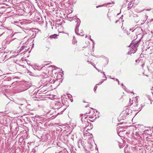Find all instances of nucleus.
Listing matches in <instances>:
<instances>
[{
  "mask_svg": "<svg viewBox=\"0 0 153 153\" xmlns=\"http://www.w3.org/2000/svg\"><path fill=\"white\" fill-rule=\"evenodd\" d=\"M77 22V24L76 25V27L75 29V31L76 34L80 36H84L83 31L82 30L79 31L78 30V27L80 23V21L79 19H76Z\"/></svg>",
  "mask_w": 153,
  "mask_h": 153,
  "instance_id": "f03ea898",
  "label": "nucleus"
},
{
  "mask_svg": "<svg viewBox=\"0 0 153 153\" xmlns=\"http://www.w3.org/2000/svg\"><path fill=\"white\" fill-rule=\"evenodd\" d=\"M152 9L151 8H149V9H145V10L147 11H150Z\"/></svg>",
  "mask_w": 153,
  "mask_h": 153,
  "instance_id": "a878e982",
  "label": "nucleus"
},
{
  "mask_svg": "<svg viewBox=\"0 0 153 153\" xmlns=\"http://www.w3.org/2000/svg\"><path fill=\"white\" fill-rule=\"evenodd\" d=\"M145 20L146 21L147 19V18L148 16L146 15H145Z\"/></svg>",
  "mask_w": 153,
  "mask_h": 153,
  "instance_id": "c756f323",
  "label": "nucleus"
},
{
  "mask_svg": "<svg viewBox=\"0 0 153 153\" xmlns=\"http://www.w3.org/2000/svg\"><path fill=\"white\" fill-rule=\"evenodd\" d=\"M15 130H16V131H18L19 130V128H17V127H16L15 128Z\"/></svg>",
  "mask_w": 153,
  "mask_h": 153,
  "instance_id": "7c9ffc66",
  "label": "nucleus"
},
{
  "mask_svg": "<svg viewBox=\"0 0 153 153\" xmlns=\"http://www.w3.org/2000/svg\"><path fill=\"white\" fill-rule=\"evenodd\" d=\"M129 134V133L128 132H126V134Z\"/></svg>",
  "mask_w": 153,
  "mask_h": 153,
  "instance_id": "79ce46f5",
  "label": "nucleus"
},
{
  "mask_svg": "<svg viewBox=\"0 0 153 153\" xmlns=\"http://www.w3.org/2000/svg\"><path fill=\"white\" fill-rule=\"evenodd\" d=\"M18 55V54H17V55H15V56H11V57H12V58H13V57H15V56H17V55Z\"/></svg>",
  "mask_w": 153,
  "mask_h": 153,
  "instance_id": "2f4dec72",
  "label": "nucleus"
},
{
  "mask_svg": "<svg viewBox=\"0 0 153 153\" xmlns=\"http://www.w3.org/2000/svg\"><path fill=\"white\" fill-rule=\"evenodd\" d=\"M38 137L42 141H47L49 137V135L48 134H45L44 135H39Z\"/></svg>",
  "mask_w": 153,
  "mask_h": 153,
  "instance_id": "39448f33",
  "label": "nucleus"
},
{
  "mask_svg": "<svg viewBox=\"0 0 153 153\" xmlns=\"http://www.w3.org/2000/svg\"><path fill=\"white\" fill-rule=\"evenodd\" d=\"M144 10H138V9H135V10H136V11L137 13H141V12H142Z\"/></svg>",
  "mask_w": 153,
  "mask_h": 153,
  "instance_id": "aec40b11",
  "label": "nucleus"
},
{
  "mask_svg": "<svg viewBox=\"0 0 153 153\" xmlns=\"http://www.w3.org/2000/svg\"><path fill=\"white\" fill-rule=\"evenodd\" d=\"M151 131L150 129H145L144 131L143 134L146 135H150V133Z\"/></svg>",
  "mask_w": 153,
  "mask_h": 153,
  "instance_id": "f8f14e48",
  "label": "nucleus"
},
{
  "mask_svg": "<svg viewBox=\"0 0 153 153\" xmlns=\"http://www.w3.org/2000/svg\"><path fill=\"white\" fill-rule=\"evenodd\" d=\"M133 100L132 101V102L131 103V104H133L134 103L133 102Z\"/></svg>",
  "mask_w": 153,
  "mask_h": 153,
  "instance_id": "58836bf2",
  "label": "nucleus"
},
{
  "mask_svg": "<svg viewBox=\"0 0 153 153\" xmlns=\"http://www.w3.org/2000/svg\"><path fill=\"white\" fill-rule=\"evenodd\" d=\"M119 147H120V148H123V146H120Z\"/></svg>",
  "mask_w": 153,
  "mask_h": 153,
  "instance_id": "c9c22d12",
  "label": "nucleus"
},
{
  "mask_svg": "<svg viewBox=\"0 0 153 153\" xmlns=\"http://www.w3.org/2000/svg\"><path fill=\"white\" fill-rule=\"evenodd\" d=\"M45 77H43L41 80L42 83L45 85L52 83L51 77L48 76L47 75H45Z\"/></svg>",
  "mask_w": 153,
  "mask_h": 153,
  "instance_id": "7ed1b4c3",
  "label": "nucleus"
},
{
  "mask_svg": "<svg viewBox=\"0 0 153 153\" xmlns=\"http://www.w3.org/2000/svg\"><path fill=\"white\" fill-rule=\"evenodd\" d=\"M115 80H116V81H117V82H118V84L119 85V84H120V83H119V80H118V79H115Z\"/></svg>",
  "mask_w": 153,
  "mask_h": 153,
  "instance_id": "cd10ccee",
  "label": "nucleus"
},
{
  "mask_svg": "<svg viewBox=\"0 0 153 153\" xmlns=\"http://www.w3.org/2000/svg\"><path fill=\"white\" fill-rule=\"evenodd\" d=\"M127 114H129V113H127Z\"/></svg>",
  "mask_w": 153,
  "mask_h": 153,
  "instance_id": "a18cd8bd",
  "label": "nucleus"
},
{
  "mask_svg": "<svg viewBox=\"0 0 153 153\" xmlns=\"http://www.w3.org/2000/svg\"><path fill=\"white\" fill-rule=\"evenodd\" d=\"M90 62V61H88V62L89 63L91 64L93 66H94V64L93 63H92V62Z\"/></svg>",
  "mask_w": 153,
  "mask_h": 153,
  "instance_id": "c85d7f7f",
  "label": "nucleus"
},
{
  "mask_svg": "<svg viewBox=\"0 0 153 153\" xmlns=\"http://www.w3.org/2000/svg\"><path fill=\"white\" fill-rule=\"evenodd\" d=\"M103 77L104 78H105V76H104H104H103Z\"/></svg>",
  "mask_w": 153,
  "mask_h": 153,
  "instance_id": "37998d69",
  "label": "nucleus"
},
{
  "mask_svg": "<svg viewBox=\"0 0 153 153\" xmlns=\"http://www.w3.org/2000/svg\"><path fill=\"white\" fill-rule=\"evenodd\" d=\"M129 148H128V147L127 146H126L124 148V152L125 153H128V150Z\"/></svg>",
  "mask_w": 153,
  "mask_h": 153,
  "instance_id": "4468645a",
  "label": "nucleus"
},
{
  "mask_svg": "<svg viewBox=\"0 0 153 153\" xmlns=\"http://www.w3.org/2000/svg\"><path fill=\"white\" fill-rule=\"evenodd\" d=\"M4 33V32H3V33L2 34H1L0 35V36H1Z\"/></svg>",
  "mask_w": 153,
  "mask_h": 153,
  "instance_id": "4c0bfd02",
  "label": "nucleus"
},
{
  "mask_svg": "<svg viewBox=\"0 0 153 153\" xmlns=\"http://www.w3.org/2000/svg\"><path fill=\"white\" fill-rule=\"evenodd\" d=\"M129 47H131L130 49V51L128 52V54L134 53H135L137 50V47H136L133 46V45Z\"/></svg>",
  "mask_w": 153,
  "mask_h": 153,
  "instance_id": "423d86ee",
  "label": "nucleus"
},
{
  "mask_svg": "<svg viewBox=\"0 0 153 153\" xmlns=\"http://www.w3.org/2000/svg\"><path fill=\"white\" fill-rule=\"evenodd\" d=\"M57 35L56 34H54L53 35H51L50 36V37L51 38H56Z\"/></svg>",
  "mask_w": 153,
  "mask_h": 153,
  "instance_id": "f3484780",
  "label": "nucleus"
},
{
  "mask_svg": "<svg viewBox=\"0 0 153 153\" xmlns=\"http://www.w3.org/2000/svg\"><path fill=\"white\" fill-rule=\"evenodd\" d=\"M27 50V48L25 46H22L20 49L17 51V53H20L21 52H26Z\"/></svg>",
  "mask_w": 153,
  "mask_h": 153,
  "instance_id": "6e6552de",
  "label": "nucleus"
},
{
  "mask_svg": "<svg viewBox=\"0 0 153 153\" xmlns=\"http://www.w3.org/2000/svg\"><path fill=\"white\" fill-rule=\"evenodd\" d=\"M90 40L92 42L93 44H94V41L91 38V36H90Z\"/></svg>",
  "mask_w": 153,
  "mask_h": 153,
  "instance_id": "5701e85b",
  "label": "nucleus"
},
{
  "mask_svg": "<svg viewBox=\"0 0 153 153\" xmlns=\"http://www.w3.org/2000/svg\"><path fill=\"white\" fill-rule=\"evenodd\" d=\"M12 128L11 127V128H10V129H11Z\"/></svg>",
  "mask_w": 153,
  "mask_h": 153,
  "instance_id": "49530a36",
  "label": "nucleus"
},
{
  "mask_svg": "<svg viewBox=\"0 0 153 153\" xmlns=\"http://www.w3.org/2000/svg\"><path fill=\"white\" fill-rule=\"evenodd\" d=\"M94 68H95V69H96L97 70V71H98L99 72H100V70H99V69H98L97 68H96L95 66H94Z\"/></svg>",
  "mask_w": 153,
  "mask_h": 153,
  "instance_id": "bb28decb",
  "label": "nucleus"
},
{
  "mask_svg": "<svg viewBox=\"0 0 153 153\" xmlns=\"http://www.w3.org/2000/svg\"><path fill=\"white\" fill-rule=\"evenodd\" d=\"M134 106L135 105L136 106L138 105V102L137 99H136V100L134 101Z\"/></svg>",
  "mask_w": 153,
  "mask_h": 153,
  "instance_id": "412c9836",
  "label": "nucleus"
},
{
  "mask_svg": "<svg viewBox=\"0 0 153 153\" xmlns=\"http://www.w3.org/2000/svg\"><path fill=\"white\" fill-rule=\"evenodd\" d=\"M121 85L122 86H123V84L122 83L121 84Z\"/></svg>",
  "mask_w": 153,
  "mask_h": 153,
  "instance_id": "ea45409f",
  "label": "nucleus"
},
{
  "mask_svg": "<svg viewBox=\"0 0 153 153\" xmlns=\"http://www.w3.org/2000/svg\"><path fill=\"white\" fill-rule=\"evenodd\" d=\"M87 118V117H82L81 118V120L83 124V128L84 129V131H86L90 130L93 128V125L89 122H93L94 120V119L93 120H91Z\"/></svg>",
  "mask_w": 153,
  "mask_h": 153,
  "instance_id": "f257e3e1",
  "label": "nucleus"
},
{
  "mask_svg": "<svg viewBox=\"0 0 153 153\" xmlns=\"http://www.w3.org/2000/svg\"><path fill=\"white\" fill-rule=\"evenodd\" d=\"M132 135L133 137L136 139H140L141 138L139 132H136L135 133L133 132L132 133Z\"/></svg>",
  "mask_w": 153,
  "mask_h": 153,
  "instance_id": "0eeeda50",
  "label": "nucleus"
},
{
  "mask_svg": "<svg viewBox=\"0 0 153 153\" xmlns=\"http://www.w3.org/2000/svg\"><path fill=\"white\" fill-rule=\"evenodd\" d=\"M140 39L138 41H133L132 42L129 46H131L132 45L136 47H137L139 45V43L140 41Z\"/></svg>",
  "mask_w": 153,
  "mask_h": 153,
  "instance_id": "1a4fd4ad",
  "label": "nucleus"
},
{
  "mask_svg": "<svg viewBox=\"0 0 153 153\" xmlns=\"http://www.w3.org/2000/svg\"><path fill=\"white\" fill-rule=\"evenodd\" d=\"M53 107L54 109L59 110L62 112H63L65 109L63 108L62 107L61 103L58 101H56L55 102Z\"/></svg>",
  "mask_w": 153,
  "mask_h": 153,
  "instance_id": "20e7f679",
  "label": "nucleus"
},
{
  "mask_svg": "<svg viewBox=\"0 0 153 153\" xmlns=\"http://www.w3.org/2000/svg\"><path fill=\"white\" fill-rule=\"evenodd\" d=\"M101 73H102L105 76V79H102L101 80V82H99L98 84H97L96 85H101L102 84V83L105 80H106L107 79V77H106V76L105 74V73L103 72H101Z\"/></svg>",
  "mask_w": 153,
  "mask_h": 153,
  "instance_id": "ddd939ff",
  "label": "nucleus"
},
{
  "mask_svg": "<svg viewBox=\"0 0 153 153\" xmlns=\"http://www.w3.org/2000/svg\"><path fill=\"white\" fill-rule=\"evenodd\" d=\"M133 29H134V28H133L130 29V30L132 31V32H133L134 30H135V29H134V30H133Z\"/></svg>",
  "mask_w": 153,
  "mask_h": 153,
  "instance_id": "393cba45",
  "label": "nucleus"
},
{
  "mask_svg": "<svg viewBox=\"0 0 153 153\" xmlns=\"http://www.w3.org/2000/svg\"><path fill=\"white\" fill-rule=\"evenodd\" d=\"M19 82L18 81H16V82H14L12 83V86H10V87H12V88H14L15 87V86L18 85Z\"/></svg>",
  "mask_w": 153,
  "mask_h": 153,
  "instance_id": "9b49d317",
  "label": "nucleus"
},
{
  "mask_svg": "<svg viewBox=\"0 0 153 153\" xmlns=\"http://www.w3.org/2000/svg\"><path fill=\"white\" fill-rule=\"evenodd\" d=\"M7 55L5 53H1L0 54V62L4 61V59L6 58Z\"/></svg>",
  "mask_w": 153,
  "mask_h": 153,
  "instance_id": "9d476101",
  "label": "nucleus"
},
{
  "mask_svg": "<svg viewBox=\"0 0 153 153\" xmlns=\"http://www.w3.org/2000/svg\"><path fill=\"white\" fill-rule=\"evenodd\" d=\"M42 67H41V68H36L37 70H40L42 69Z\"/></svg>",
  "mask_w": 153,
  "mask_h": 153,
  "instance_id": "473e14b6",
  "label": "nucleus"
},
{
  "mask_svg": "<svg viewBox=\"0 0 153 153\" xmlns=\"http://www.w3.org/2000/svg\"><path fill=\"white\" fill-rule=\"evenodd\" d=\"M152 21H153V19H152Z\"/></svg>",
  "mask_w": 153,
  "mask_h": 153,
  "instance_id": "de8ad7c7",
  "label": "nucleus"
},
{
  "mask_svg": "<svg viewBox=\"0 0 153 153\" xmlns=\"http://www.w3.org/2000/svg\"><path fill=\"white\" fill-rule=\"evenodd\" d=\"M133 5L132 3L131 2H129L128 4V10H129V9H130L133 6Z\"/></svg>",
  "mask_w": 153,
  "mask_h": 153,
  "instance_id": "2eb2a0df",
  "label": "nucleus"
},
{
  "mask_svg": "<svg viewBox=\"0 0 153 153\" xmlns=\"http://www.w3.org/2000/svg\"><path fill=\"white\" fill-rule=\"evenodd\" d=\"M45 75H47L45 74H43L40 75V76L42 77V79L43 77H45Z\"/></svg>",
  "mask_w": 153,
  "mask_h": 153,
  "instance_id": "6ab92c4d",
  "label": "nucleus"
},
{
  "mask_svg": "<svg viewBox=\"0 0 153 153\" xmlns=\"http://www.w3.org/2000/svg\"><path fill=\"white\" fill-rule=\"evenodd\" d=\"M4 112H0V114L1 113H3Z\"/></svg>",
  "mask_w": 153,
  "mask_h": 153,
  "instance_id": "a19ab883",
  "label": "nucleus"
},
{
  "mask_svg": "<svg viewBox=\"0 0 153 153\" xmlns=\"http://www.w3.org/2000/svg\"><path fill=\"white\" fill-rule=\"evenodd\" d=\"M128 111H129V110L128 109H127L126 110V112L127 113V112Z\"/></svg>",
  "mask_w": 153,
  "mask_h": 153,
  "instance_id": "f704fd0d",
  "label": "nucleus"
},
{
  "mask_svg": "<svg viewBox=\"0 0 153 153\" xmlns=\"http://www.w3.org/2000/svg\"><path fill=\"white\" fill-rule=\"evenodd\" d=\"M85 116V117H86V115H84V116H83V117H84ZM87 117H88L87 118H88L89 119H90V120H93L94 119V120H95V118H96V117H95V118H94V116H89L88 117V116H87Z\"/></svg>",
  "mask_w": 153,
  "mask_h": 153,
  "instance_id": "dca6fc26",
  "label": "nucleus"
},
{
  "mask_svg": "<svg viewBox=\"0 0 153 153\" xmlns=\"http://www.w3.org/2000/svg\"><path fill=\"white\" fill-rule=\"evenodd\" d=\"M118 21H119V20H117L115 22V23H117Z\"/></svg>",
  "mask_w": 153,
  "mask_h": 153,
  "instance_id": "e433bc0d",
  "label": "nucleus"
},
{
  "mask_svg": "<svg viewBox=\"0 0 153 153\" xmlns=\"http://www.w3.org/2000/svg\"><path fill=\"white\" fill-rule=\"evenodd\" d=\"M114 4V1H112L111 2H109V3H107V5H108V4Z\"/></svg>",
  "mask_w": 153,
  "mask_h": 153,
  "instance_id": "4be33fe9",
  "label": "nucleus"
},
{
  "mask_svg": "<svg viewBox=\"0 0 153 153\" xmlns=\"http://www.w3.org/2000/svg\"><path fill=\"white\" fill-rule=\"evenodd\" d=\"M97 86H95L94 87V92H95V91H96V89H97Z\"/></svg>",
  "mask_w": 153,
  "mask_h": 153,
  "instance_id": "b1692460",
  "label": "nucleus"
},
{
  "mask_svg": "<svg viewBox=\"0 0 153 153\" xmlns=\"http://www.w3.org/2000/svg\"><path fill=\"white\" fill-rule=\"evenodd\" d=\"M142 107H143V106H142L141 108H139V109H140L139 111H140L142 109Z\"/></svg>",
  "mask_w": 153,
  "mask_h": 153,
  "instance_id": "72a5a7b5",
  "label": "nucleus"
},
{
  "mask_svg": "<svg viewBox=\"0 0 153 153\" xmlns=\"http://www.w3.org/2000/svg\"><path fill=\"white\" fill-rule=\"evenodd\" d=\"M111 78L112 79H114V78Z\"/></svg>",
  "mask_w": 153,
  "mask_h": 153,
  "instance_id": "c03bdc74",
  "label": "nucleus"
},
{
  "mask_svg": "<svg viewBox=\"0 0 153 153\" xmlns=\"http://www.w3.org/2000/svg\"><path fill=\"white\" fill-rule=\"evenodd\" d=\"M27 73L30 75L31 76H34L35 75L33 73L31 72V71H29L28 70Z\"/></svg>",
  "mask_w": 153,
  "mask_h": 153,
  "instance_id": "a211bd4d",
  "label": "nucleus"
}]
</instances>
